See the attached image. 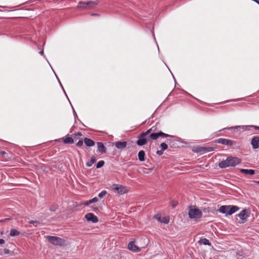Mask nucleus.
<instances>
[{
    "instance_id": "cd10ccee",
    "label": "nucleus",
    "mask_w": 259,
    "mask_h": 259,
    "mask_svg": "<svg viewBox=\"0 0 259 259\" xmlns=\"http://www.w3.org/2000/svg\"><path fill=\"white\" fill-rule=\"evenodd\" d=\"M107 194V192L105 190H103L102 191L101 193H100L99 194H98V196L100 197V198H102L104 196H105L106 195V194Z\"/></svg>"
},
{
    "instance_id": "f3484780",
    "label": "nucleus",
    "mask_w": 259,
    "mask_h": 259,
    "mask_svg": "<svg viewBox=\"0 0 259 259\" xmlns=\"http://www.w3.org/2000/svg\"><path fill=\"white\" fill-rule=\"evenodd\" d=\"M84 142L87 146L91 147L95 145V142L91 139L85 138L84 139Z\"/></svg>"
},
{
    "instance_id": "ea45409f",
    "label": "nucleus",
    "mask_w": 259,
    "mask_h": 259,
    "mask_svg": "<svg viewBox=\"0 0 259 259\" xmlns=\"http://www.w3.org/2000/svg\"><path fill=\"white\" fill-rule=\"evenodd\" d=\"M253 182L257 184H259V181H254Z\"/></svg>"
},
{
    "instance_id": "a19ab883",
    "label": "nucleus",
    "mask_w": 259,
    "mask_h": 259,
    "mask_svg": "<svg viewBox=\"0 0 259 259\" xmlns=\"http://www.w3.org/2000/svg\"><path fill=\"white\" fill-rule=\"evenodd\" d=\"M39 53H40L41 55H42V54H43V53H44L43 51H40V52H39Z\"/></svg>"
},
{
    "instance_id": "7ed1b4c3",
    "label": "nucleus",
    "mask_w": 259,
    "mask_h": 259,
    "mask_svg": "<svg viewBox=\"0 0 259 259\" xmlns=\"http://www.w3.org/2000/svg\"><path fill=\"white\" fill-rule=\"evenodd\" d=\"M239 209V208L237 206L223 205L220 207L219 211L222 213H225L226 215H231Z\"/></svg>"
},
{
    "instance_id": "c9c22d12",
    "label": "nucleus",
    "mask_w": 259,
    "mask_h": 259,
    "mask_svg": "<svg viewBox=\"0 0 259 259\" xmlns=\"http://www.w3.org/2000/svg\"><path fill=\"white\" fill-rule=\"evenodd\" d=\"M171 142V141L170 139H167L165 141V142L168 144H170Z\"/></svg>"
},
{
    "instance_id": "9d476101",
    "label": "nucleus",
    "mask_w": 259,
    "mask_h": 259,
    "mask_svg": "<svg viewBox=\"0 0 259 259\" xmlns=\"http://www.w3.org/2000/svg\"><path fill=\"white\" fill-rule=\"evenodd\" d=\"M251 145L252 148L256 149L259 148V137L254 136L251 140Z\"/></svg>"
},
{
    "instance_id": "2eb2a0df",
    "label": "nucleus",
    "mask_w": 259,
    "mask_h": 259,
    "mask_svg": "<svg viewBox=\"0 0 259 259\" xmlns=\"http://www.w3.org/2000/svg\"><path fill=\"white\" fill-rule=\"evenodd\" d=\"M127 142L125 141H117L115 143V147L119 149H123L126 147Z\"/></svg>"
},
{
    "instance_id": "2f4dec72",
    "label": "nucleus",
    "mask_w": 259,
    "mask_h": 259,
    "mask_svg": "<svg viewBox=\"0 0 259 259\" xmlns=\"http://www.w3.org/2000/svg\"><path fill=\"white\" fill-rule=\"evenodd\" d=\"M163 151H162L161 149L160 150H158L156 152V154L158 155H162L163 153Z\"/></svg>"
},
{
    "instance_id": "4468645a",
    "label": "nucleus",
    "mask_w": 259,
    "mask_h": 259,
    "mask_svg": "<svg viewBox=\"0 0 259 259\" xmlns=\"http://www.w3.org/2000/svg\"><path fill=\"white\" fill-rule=\"evenodd\" d=\"M128 248L130 250L134 252H138L141 250V249L135 244V243L133 241H131L128 243Z\"/></svg>"
},
{
    "instance_id": "7c9ffc66",
    "label": "nucleus",
    "mask_w": 259,
    "mask_h": 259,
    "mask_svg": "<svg viewBox=\"0 0 259 259\" xmlns=\"http://www.w3.org/2000/svg\"><path fill=\"white\" fill-rule=\"evenodd\" d=\"M83 145V141L79 140L76 144V146L78 147H81Z\"/></svg>"
},
{
    "instance_id": "ddd939ff",
    "label": "nucleus",
    "mask_w": 259,
    "mask_h": 259,
    "mask_svg": "<svg viewBox=\"0 0 259 259\" xmlns=\"http://www.w3.org/2000/svg\"><path fill=\"white\" fill-rule=\"evenodd\" d=\"M237 215L242 221H245L248 217L247 211L245 209L242 210ZM244 222V221H242L241 223H243Z\"/></svg>"
},
{
    "instance_id": "b1692460",
    "label": "nucleus",
    "mask_w": 259,
    "mask_h": 259,
    "mask_svg": "<svg viewBox=\"0 0 259 259\" xmlns=\"http://www.w3.org/2000/svg\"><path fill=\"white\" fill-rule=\"evenodd\" d=\"M202 151L205 152H211L214 150V148L212 147H203Z\"/></svg>"
},
{
    "instance_id": "5701e85b",
    "label": "nucleus",
    "mask_w": 259,
    "mask_h": 259,
    "mask_svg": "<svg viewBox=\"0 0 259 259\" xmlns=\"http://www.w3.org/2000/svg\"><path fill=\"white\" fill-rule=\"evenodd\" d=\"M98 201V199L97 197H95L89 201H87L85 203H84V205H88L91 203L96 202Z\"/></svg>"
},
{
    "instance_id": "1a4fd4ad",
    "label": "nucleus",
    "mask_w": 259,
    "mask_h": 259,
    "mask_svg": "<svg viewBox=\"0 0 259 259\" xmlns=\"http://www.w3.org/2000/svg\"><path fill=\"white\" fill-rule=\"evenodd\" d=\"M85 218L88 221L96 223L98 222V218L93 213H88L85 215Z\"/></svg>"
},
{
    "instance_id": "f257e3e1",
    "label": "nucleus",
    "mask_w": 259,
    "mask_h": 259,
    "mask_svg": "<svg viewBox=\"0 0 259 259\" xmlns=\"http://www.w3.org/2000/svg\"><path fill=\"white\" fill-rule=\"evenodd\" d=\"M156 128L152 127L145 132L142 133L138 137L139 139L137 141V144L139 146H143L147 143L148 141L151 140H156L158 138L172 137V136L165 134L161 131L155 132Z\"/></svg>"
},
{
    "instance_id": "4c0bfd02",
    "label": "nucleus",
    "mask_w": 259,
    "mask_h": 259,
    "mask_svg": "<svg viewBox=\"0 0 259 259\" xmlns=\"http://www.w3.org/2000/svg\"><path fill=\"white\" fill-rule=\"evenodd\" d=\"M75 135H77V136H82V134L81 133L78 132V133L75 134Z\"/></svg>"
},
{
    "instance_id": "6ab92c4d",
    "label": "nucleus",
    "mask_w": 259,
    "mask_h": 259,
    "mask_svg": "<svg viewBox=\"0 0 259 259\" xmlns=\"http://www.w3.org/2000/svg\"><path fill=\"white\" fill-rule=\"evenodd\" d=\"M155 218L158 221H159V222H160L161 223H163L164 224H168L169 223V219H167L166 218L164 217V218L161 219L160 217H158L157 215H156L155 217Z\"/></svg>"
},
{
    "instance_id": "39448f33",
    "label": "nucleus",
    "mask_w": 259,
    "mask_h": 259,
    "mask_svg": "<svg viewBox=\"0 0 259 259\" xmlns=\"http://www.w3.org/2000/svg\"><path fill=\"white\" fill-rule=\"evenodd\" d=\"M188 215L189 218L197 220L202 217V212L198 208L191 207L189 209Z\"/></svg>"
},
{
    "instance_id": "bb28decb",
    "label": "nucleus",
    "mask_w": 259,
    "mask_h": 259,
    "mask_svg": "<svg viewBox=\"0 0 259 259\" xmlns=\"http://www.w3.org/2000/svg\"><path fill=\"white\" fill-rule=\"evenodd\" d=\"M200 241L202 243H203L204 245H211V243L209 242V240L206 238L201 239Z\"/></svg>"
},
{
    "instance_id": "0eeeda50",
    "label": "nucleus",
    "mask_w": 259,
    "mask_h": 259,
    "mask_svg": "<svg viewBox=\"0 0 259 259\" xmlns=\"http://www.w3.org/2000/svg\"><path fill=\"white\" fill-rule=\"evenodd\" d=\"M112 189L117 191L118 193L121 194H124L126 192V188L122 185L114 184L112 186Z\"/></svg>"
},
{
    "instance_id": "6e6552de",
    "label": "nucleus",
    "mask_w": 259,
    "mask_h": 259,
    "mask_svg": "<svg viewBox=\"0 0 259 259\" xmlns=\"http://www.w3.org/2000/svg\"><path fill=\"white\" fill-rule=\"evenodd\" d=\"M215 142L223 145L230 146L233 145L234 143V142L232 140L224 138L218 139L215 140Z\"/></svg>"
},
{
    "instance_id": "20e7f679",
    "label": "nucleus",
    "mask_w": 259,
    "mask_h": 259,
    "mask_svg": "<svg viewBox=\"0 0 259 259\" xmlns=\"http://www.w3.org/2000/svg\"><path fill=\"white\" fill-rule=\"evenodd\" d=\"M98 4V2L96 1L79 2L77 8L81 10L90 9L94 8Z\"/></svg>"
},
{
    "instance_id": "412c9836",
    "label": "nucleus",
    "mask_w": 259,
    "mask_h": 259,
    "mask_svg": "<svg viewBox=\"0 0 259 259\" xmlns=\"http://www.w3.org/2000/svg\"><path fill=\"white\" fill-rule=\"evenodd\" d=\"M20 234V232L16 230L12 229L10 230V235L12 237L17 236Z\"/></svg>"
},
{
    "instance_id": "58836bf2",
    "label": "nucleus",
    "mask_w": 259,
    "mask_h": 259,
    "mask_svg": "<svg viewBox=\"0 0 259 259\" xmlns=\"http://www.w3.org/2000/svg\"><path fill=\"white\" fill-rule=\"evenodd\" d=\"M6 153V152L4 151H2L1 152V154L3 155H5Z\"/></svg>"
},
{
    "instance_id": "dca6fc26",
    "label": "nucleus",
    "mask_w": 259,
    "mask_h": 259,
    "mask_svg": "<svg viewBox=\"0 0 259 259\" xmlns=\"http://www.w3.org/2000/svg\"><path fill=\"white\" fill-rule=\"evenodd\" d=\"M240 171L241 173L244 174L245 175H253L254 174L257 173L256 170L253 169H240Z\"/></svg>"
},
{
    "instance_id": "c756f323",
    "label": "nucleus",
    "mask_w": 259,
    "mask_h": 259,
    "mask_svg": "<svg viewBox=\"0 0 259 259\" xmlns=\"http://www.w3.org/2000/svg\"><path fill=\"white\" fill-rule=\"evenodd\" d=\"M57 209V206L56 205L52 206L50 208V210L51 211H55Z\"/></svg>"
},
{
    "instance_id": "4be33fe9",
    "label": "nucleus",
    "mask_w": 259,
    "mask_h": 259,
    "mask_svg": "<svg viewBox=\"0 0 259 259\" xmlns=\"http://www.w3.org/2000/svg\"><path fill=\"white\" fill-rule=\"evenodd\" d=\"M96 158L94 156L92 157L90 161L87 162L86 165L88 167H91L96 162Z\"/></svg>"
},
{
    "instance_id": "a878e982",
    "label": "nucleus",
    "mask_w": 259,
    "mask_h": 259,
    "mask_svg": "<svg viewBox=\"0 0 259 259\" xmlns=\"http://www.w3.org/2000/svg\"><path fill=\"white\" fill-rule=\"evenodd\" d=\"M160 147L162 151H164L168 148V146H167V144L165 143H162L160 144Z\"/></svg>"
},
{
    "instance_id": "f8f14e48",
    "label": "nucleus",
    "mask_w": 259,
    "mask_h": 259,
    "mask_svg": "<svg viewBox=\"0 0 259 259\" xmlns=\"http://www.w3.org/2000/svg\"><path fill=\"white\" fill-rule=\"evenodd\" d=\"M98 151L101 154H104L106 152L107 149L102 142H97Z\"/></svg>"
},
{
    "instance_id": "aec40b11",
    "label": "nucleus",
    "mask_w": 259,
    "mask_h": 259,
    "mask_svg": "<svg viewBox=\"0 0 259 259\" xmlns=\"http://www.w3.org/2000/svg\"><path fill=\"white\" fill-rule=\"evenodd\" d=\"M63 142L65 144H72L74 142L73 139L71 137H66L65 138H63Z\"/></svg>"
},
{
    "instance_id": "9b49d317",
    "label": "nucleus",
    "mask_w": 259,
    "mask_h": 259,
    "mask_svg": "<svg viewBox=\"0 0 259 259\" xmlns=\"http://www.w3.org/2000/svg\"><path fill=\"white\" fill-rule=\"evenodd\" d=\"M252 127L256 130H259V126L256 125H242V126H235L229 128H241L243 131H246L248 130V127Z\"/></svg>"
},
{
    "instance_id": "f03ea898",
    "label": "nucleus",
    "mask_w": 259,
    "mask_h": 259,
    "mask_svg": "<svg viewBox=\"0 0 259 259\" xmlns=\"http://www.w3.org/2000/svg\"><path fill=\"white\" fill-rule=\"evenodd\" d=\"M241 162V160L240 158L237 157L229 156L226 160L221 161L219 164V166L222 168L229 166L233 167L239 164Z\"/></svg>"
},
{
    "instance_id": "a211bd4d",
    "label": "nucleus",
    "mask_w": 259,
    "mask_h": 259,
    "mask_svg": "<svg viewBox=\"0 0 259 259\" xmlns=\"http://www.w3.org/2000/svg\"><path fill=\"white\" fill-rule=\"evenodd\" d=\"M145 153L143 150H141L138 153V158L140 161H145Z\"/></svg>"
},
{
    "instance_id": "473e14b6",
    "label": "nucleus",
    "mask_w": 259,
    "mask_h": 259,
    "mask_svg": "<svg viewBox=\"0 0 259 259\" xmlns=\"http://www.w3.org/2000/svg\"><path fill=\"white\" fill-rule=\"evenodd\" d=\"M4 251V253L6 254H9L10 252V250L8 249H5Z\"/></svg>"
},
{
    "instance_id": "72a5a7b5",
    "label": "nucleus",
    "mask_w": 259,
    "mask_h": 259,
    "mask_svg": "<svg viewBox=\"0 0 259 259\" xmlns=\"http://www.w3.org/2000/svg\"><path fill=\"white\" fill-rule=\"evenodd\" d=\"M29 223L32 224H34L35 223H38V222L36 221H30L29 222Z\"/></svg>"
},
{
    "instance_id": "c85d7f7f",
    "label": "nucleus",
    "mask_w": 259,
    "mask_h": 259,
    "mask_svg": "<svg viewBox=\"0 0 259 259\" xmlns=\"http://www.w3.org/2000/svg\"><path fill=\"white\" fill-rule=\"evenodd\" d=\"M171 206H172V208H175L178 204V202L177 201H172L171 202Z\"/></svg>"
},
{
    "instance_id": "423d86ee",
    "label": "nucleus",
    "mask_w": 259,
    "mask_h": 259,
    "mask_svg": "<svg viewBox=\"0 0 259 259\" xmlns=\"http://www.w3.org/2000/svg\"><path fill=\"white\" fill-rule=\"evenodd\" d=\"M46 237L48 241L54 245L62 246L65 244V241L59 237L47 236Z\"/></svg>"
},
{
    "instance_id": "393cba45",
    "label": "nucleus",
    "mask_w": 259,
    "mask_h": 259,
    "mask_svg": "<svg viewBox=\"0 0 259 259\" xmlns=\"http://www.w3.org/2000/svg\"><path fill=\"white\" fill-rule=\"evenodd\" d=\"M105 164V162L104 160L99 161L96 164V168H99L102 167Z\"/></svg>"
},
{
    "instance_id": "f704fd0d",
    "label": "nucleus",
    "mask_w": 259,
    "mask_h": 259,
    "mask_svg": "<svg viewBox=\"0 0 259 259\" xmlns=\"http://www.w3.org/2000/svg\"><path fill=\"white\" fill-rule=\"evenodd\" d=\"M5 242V240L3 239H0V244H4Z\"/></svg>"
},
{
    "instance_id": "e433bc0d",
    "label": "nucleus",
    "mask_w": 259,
    "mask_h": 259,
    "mask_svg": "<svg viewBox=\"0 0 259 259\" xmlns=\"http://www.w3.org/2000/svg\"><path fill=\"white\" fill-rule=\"evenodd\" d=\"M92 16H99V15L98 14H96V13H93L91 14Z\"/></svg>"
}]
</instances>
